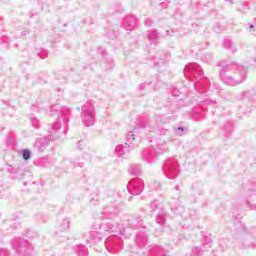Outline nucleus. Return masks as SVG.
<instances>
[{"mask_svg": "<svg viewBox=\"0 0 256 256\" xmlns=\"http://www.w3.org/2000/svg\"><path fill=\"white\" fill-rule=\"evenodd\" d=\"M226 1H230L231 3H233V0H226Z\"/></svg>", "mask_w": 256, "mask_h": 256, "instance_id": "32", "label": "nucleus"}, {"mask_svg": "<svg viewBox=\"0 0 256 256\" xmlns=\"http://www.w3.org/2000/svg\"><path fill=\"white\" fill-rule=\"evenodd\" d=\"M136 23H137V20H135L134 17H127L125 19L124 25L126 29H132V27H135Z\"/></svg>", "mask_w": 256, "mask_h": 256, "instance_id": "13", "label": "nucleus"}, {"mask_svg": "<svg viewBox=\"0 0 256 256\" xmlns=\"http://www.w3.org/2000/svg\"><path fill=\"white\" fill-rule=\"evenodd\" d=\"M105 245L109 249L113 250V253H117L121 249V238L117 234H112L110 237L106 238Z\"/></svg>", "mask_w": 256, "mask_h": 256, "instance_id": "7", "label": "nucleus"}, {"mask_svg": "<svg viewBox=\"0 0 256 256\" xmlns=\"http://www.w3.org/2000/svg\"><path fill=\"white\" fill-rule=\"evenodd\" d=\"M35 145L39 151H43L49 145V138H39L36 140Z\"/></svg>", "mask_w": 256, "mask_h": 256, "instance_id": "10", "label": "nucleus"}, {"mask_svg": "<svg viewBox=\"0 0 256 256\" xmlns=\"http://www.w3.org/2000/svg\"><path fill=\"white\" fill-rule=\"evenodd\" d=\"M127 142L125 145H118L115 147V153L119 155L120 157L125 155L126 153H129V149H135V145L137 143L135 142V134L133 132H129L126 136Z\"/></svg>", "mask_w": 256, "mask_h": 256, "instance_id": "4", "label": "nucleus"}, {"mask_svg": "<svg viewBox=\"0 0 256 256\" xmlns=\"http://www.w3.org/2000/svg\"><path fill=\"white\" fill-rule=\"evenodd\" d=\"M69 223V219H63L58 226L59 231H67V229H69Z\"/></svg>", "mask_w": 256, "mask_h": 256, "instance_id": "17", "label": "nucleus"}, {"mask_svg": "<svg viewBox=\"0 0 256 256\" xmlns=\"http://www.w3.org/2000/svg\"><path fill=\"white\" fill-rule=\"evenodd\" d=\"M55 110H57V107H54V108H53V111H55Z\"/></svg>", "mask_w": 256, "mask_h": 256, "instance_id": "31", "label": "nucleus"}, {"mask_svg": "<svg viewBox=\"0 0 256 256\" xmlns=\"http://www.w3.org/2000/svg\"><path fill=\"white\" fill-rule=\"evenodd\" d=\"M64 121H66V123H67V121H69V118L64 117Z\"/></svg>", "mask_w": 256, "mask_h": 256, "instance_id": "30", "label": "nucleus"}, {"mask_svg": "<svg viewBox=\"0 0 256 256\" xmlns=\"http://www.w3.org/2000/svg\"><path fill=\"white\" fill-rule=\"evenodd\" d=\"M153 157L154 155L149 149L144 150L142 153V159H144V161H147V163H151L153 161Z\"/></svg>", "mask_w": 256, "mask_h": 256, "instance_id": "12", "label": "nucleus"}, {"mask_svg": "<svg viewBox=\"0 0 256 256\" xmlns=\"http://www.w3.org/2000/svg\"><path fill=\"white\" fill-rule=\"evenodd\" d=\"M52 129L54 131H59L61 129V124L59 122L54 123Z\"/></svg>", "mask_w": 256, "mask_h": 256, "instance_id": "25", "label": "nucleus"}, {"mask_svg": "<svg viewBox=\"0 0 256 256\" xmlns=\"http://www.w3.org/2000/svg\"><path fill=\"white\" fill-rule=\"evenodd\" d=\"M22 155H23L24 161H29V159H31V151L28 149H24L22 151Z\"/></svg>", "mask_w": 256, "mask_h": 256, "instance_id": "21", "label": "nucleus"}, {"mask_svg": "<svg viewBox=\"0 0 256 256\" xmlns=\"http://www.w3.org/2000/svg\"><path fill=\"white\" fill-rule=\"evenodd\" d=\"M224 47L226 49H230L232 53H235L237 51V47H235V44H233V42H231V40L229 39L224 40Z\"/></svg>", "mask_w": 256, "mask_h": 256, "instance_id": "15", "label": "nucleus"}, {"mask_svg": "<svg viewBox=\"0 0 256 256\" xmlns=\"http://www.w3.org/2000/svg\"><path fill=\"white\" fill-rule=\"evenodd\" d=\"M32 125L35 129H39V120H37V118H32Z\"/></svg>", "mask_w": 256, "mask_h": 256, "instance_id": "24", "label": "nucleus"}, {"mask_svg": "<svg viewBox=\"0 0 256 256\" xmlns=\"http://www.w3.org/2000/svg\"><path fill=\"white\" fill-rule=\"evenodd\" d=\"M184 128L183 127H178V131H183Z\"/></svg>", "mask_w": 256, "mask_h": 256, "instance_id": "29", "label": "nucleus"}, {"mask_svg": "<svg viewBox=\"0 0 256 256\" xmlns=\"http://www.w3.org/2000/svg\"><path fill=\"white\" fill-rule=\"evenodd\" d=\"M136 241L138 245H141V243H145V241H147V236H143V234L139 233L136 236Z\"/></svg>", "mask_w": 256, "mask_h": 256, "instance_id": "20", "label": "nucleus"}, {"mask_svg": "<svg viewBox=\"0 0 256 256\" xmlns=\"http://www.w3.org/2000/svg\"><path fill=\"white\" fill-rule=\"evenodd\" d=\"M249 29H250V33H251V29H255V26L253 25V24H251L250 26H249Z\"/></svg>", "mask_w": 256, "mask_h": 256, "instance_id": "28", "label": "nucleus"}, {"mask_svg": "<svg viewBox=\"0 0 256 256\" xmlns=\"http://www.w3.org/2000/svg\"><path fill=\"white\" fill-rule=\"evenodd\" d=\"M130 225L133 229H139L143 225V220L141 218L132 219L130 220Z\"/></svg>", "mask_w": 256, "mask_h": 256, "instance_id": "14", "label": "nucleus"}, {"mask_svg": "<svg viewBox=\"0 0 256 256\" xmlns=\"http://www.w3.org/2000/svg\"><path fill=\"white\" fill-rule=\"evenodd\" d=\"M150 207H151V210L152 211H157V209H159V203L157 201H153L151 204H150Z\"/></svg>", "mask_w": 256, "mask_h": 256, "instance_id": "23", "label": "nucleus"}, {"mask_svg": "<svg viewBox=\"0 0 256 256\" xmlns=\"http://www.w3.org/2000/svg\"><path fill=\"white\" fill-rule=\"evenodd\" d=\"M13 247L19 255H27V241L21 240L19 243H14Z\"/></svg>", "mask_w": 256, "mask_h": 256, "instance_id": "9", "label": "nucleus"}, {"mask_svg": "<svg viewBox=\"0 0 256 256\" xmlns=\"http://www.w3.org/2000/svg\"><path fill=\"white\" fill-rule=\"evenodd\" d=\"M83 147H85V142L79 141L77 144V149L81 150V149H83Z\"/></svg>", "mask_w": 256, "mask_h": 256, "instance_id": "26", "label": "nucleus"}, {"mask_svg": "<svg viewBox=\"0 0 256 256\" xmlns=\"http://www.w3.org/2000/svg\"><path fill=\"white\" fill-rule=\"evenodd\" d=\"M163 171L167 179H175L179 175L177 160L174 158L168 159L164 164Z\"/></svg>", "mask_w": 256, "mask_h": 256, "instance_id": "5", "label": "nucleus"}, {"mask_svg": "<svg viewBox=\"0 0 256 256\" xmlns=\"http://www.w3.org/2000/svg\"><path fill=\"white\" fill-rule=\"evenodd\" d=\"M220 77L224 83L234 87L247 79V67L237 63L226 64L220 71Z\"/></svg>", "mask_w": 256, "mask_h": 256, "instance_id": "1", "label": "nucleus"}, {"mask_svg": "<svg viewBox=\"0 0 256 256\" xmlns=\"http://www.w3.org/2000/svg\"><path fill=\"white\" fill-rule=\"evenodd\" d=\"M166 217H167V212H165L164 209L159 208V211L156 217V222L158 223V225L165 224Z\"/></svg>", "mask_w": 256, "mask_h": 256, "instance_id": "11", "label": "nucleus"}, {"mask_svg": "<svg viewBox=\"0 0 256 256\" xmlns=\"http://www.w3.org/2000/svg\"><path fill=\"white\" fill-rule=\"evenodd\" d=\"M115 231V226H113L112 224H98L95 223L92 227H91V239H93L94 241H97L98 239H101V237H106V235H109V233H114Z\"/></svg>", "mask_w": 256, "mask_h": 256, "instance_id": "2", "label": "nucleus"}, {"mask_svg": "<svg viewBox=\"0 0 256 256\" xmlns=\"http://www.w3.org/2000/svg\"><path fill=\"white\" fill-rule=\"evenodd\" d=\"M184 75H192V77H195L197 79L198 77H201L203 75L201 66L197 63L188 64L184 68Z\"/></svg>", "mask_w": 256, "mask_h": 256, "instance_id": "8", "label": "nucleus"}, {"mask_svg": "<svg viewBox=\"0 0 256 256\" xmlns=\"http://www.w3.org/2000/svg\"><path fill=\"white\" fill-rule=\"evenodd\" d=\"M82 122L86 127H91L95 123V106L91 102H86L82 106Z\"/></svg>", "mask_w": 256, "mask_h": 256, "instance_id": "3", "label": "nucleus"}, {"mask_svg": "<svg viewBox=\"0 0 256 256\" xmlns=\"http://www.w3.org/2000/svg\"><path fill=\"white\" fill-rule=\"evenodd\" d=\"M127 190L130 195H141V192L143 191V180L139 178L132 179L127 185Z\"/></svg>", "mask_w": 256, "mask_h": 256, "instance_id": "6", "label": "nucleus"}, {"mask_svg": "<svg viewBox=\"0 0 256 256\" xmlns=\"http://www.w3.org/2000/svg\"><path fill=\"white\" fill-rule=\"evenodd\" d=\"M152 253H154V255H156V256H163L164 255L163 248H161L160 246H154L152 248Z\"/></svg>", "mask_w": 256, "mask_h": 256, "instance_id": "19", "label": "nucleus"}, {"mask_svg": "<svg viewBox=\"0 0 256 256\" xmlns=\"http://www.w3.org/2000/svg\"><path fill=\"white\" fill-rule=\"evenodd\" d=\"M153 24V21L151 19H146L145 21V25H147V27L151 26Z\"/></svg>", "mask_w": 256, "mask_h": 256, "instance_id": "27", "label": "nucleus"}, {"mask_svg": "<svg viewBox=\"0 0 256 256\" xmlns=\"http://www.w3.org/2000/svg\"><path fill=\"white\" fill-rule=\"evenodd\" d=\"M129 173L132 175H141V166L133 164L129 169Z\"/></svg>", "mask_w": 256, "mask_h": 256, "instance_id": "16", "label": "nucleus"}, {"mask_svg": "<svg viewBox=\"0 0 256 256\" xmlns=\"http://www.w3.org/2000/svg\"><path fill=\"white\" fill-rule=\"evenodd\" d=\"M157 30H152L149 34H148V39L149 41H157Z\"/></svg>", "mask_w": 256, "mask_h": 256, "instance_id": "22", "label": "nucleus"}, {"mask_svg": "<svg viewBox=\"0 0 256 256\" xmlns=\"http://www.w3.org/2000/svg\"><path fill=\"white\" fill-rule=\"evenodd\" d=\"M58 111V114L61 115V117H65V115L71 114V109L67 107H62Z\"/></svg>", "mask_w": 256, "mask_h": 256, "instance_id": "18", "label": "nucleus"}]
</instances>
